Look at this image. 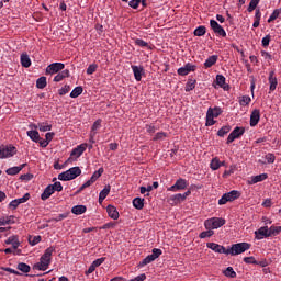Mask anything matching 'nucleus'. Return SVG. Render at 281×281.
Segmentation results:
<instances>
[{"instance_id": "nucleus-1", "label": "nucleus", "mask_w": 281, "mask_h": 281, "mask_svg": "<svg viewBox=\"0 0 281 281\" xmlns=\"http://www.w3.org/2000/svg\"><path fill=\"white\" fill-rule=\"evenodd\" d=\"M54 251H56L54 246L48 247L40 258V262L33 266V269H36L37 271H47V267L52 265V254H54Z\"/></svg>"}, {"instance_id": "nucleus-2", "label": "nucleus", "mask_w": 281, "mask_h": 281, "mask_svg": "<svg viewBox=\"0 0 281 281\" xmlns=\"http://www.w3.org/2000/svg\"><path fill=\"white\" fill-rule=\"evenodd\" d=\"M250 248L251 244L249 243L233 244L231 248L227 249L226 256H240V254H245V251H248Z\"/></svg>"}, {"instance_id": "nucleus-3", "label": "nucleus", "mask_w": 281, "mask_h": 281, "mask_svg": "<svg viewBox=\"0 0 281 281\" xmlns=\"http://www.w3.org/2000/svg\"><path fill=\"white\" fill-rule=\"evenodd\" d=\"M80 175H82V170L80 169V167H72L59 173L58 179L59 181H72V179L80 177Z\"/></svg>"}, {"instance_id": "nucleus-4", "label": "nucleus", "mask_w": 281, "mask_h": 281, "mask_svg": "<svg viewBox=\"0 0 281 281\" xmlns=\"http://www.w3.org/2000/svg\"><path fill=\"white\" fill-rule=\"evenodd\" d=\"M225 225V218L223 217H211L204 222L205 229H218Z\"/></svg>"}, {"instance_id": "nucleus-5", "label": "nucleus", "mask_w": 281, "mask_h": 281, "mask_svg": "<svg viewBox=\"0 0 281 281\" xmlns=\"http://www.w3.org/2000/svg\"><path fill=\"white\" fill-rule=\"evenodd\" d=\"M236 199H240V192L233 190L222 195V198L218 200V205H226L227 203L236 201Z\"/></svg>"}, {"instance_id": "nucleus-6", "label": "nucleus", "mask_w": 281, "mask_h": 281, "mask_svg": "<svg viewBox=\"0 0 281 281\" xmlns=\"http://www.w3.org/2000/svg\"><path fill=\"white\" fill-rule=\"evenodd\" d=\"M102 175H104V168H99V170L94 171L93 175L91 176V178L86 182L83 183L78 192H82V190H85V188H89L91 186H93V183H95L98 181V179H100L102 177Z\"/></svg>"}, {"instance_id": "nucleus-7", "label": "nucleus", "mask_w": 281, "mask_h": 281, "mask_svg": "<svg viewBox=\"0 0 281 281\" xmlns=\"http://www.w3.org/2000/svg\"><path fill=\"white\" fill-rule=\"evenodd\" d=\"M162 251L159 248H154L151 250V255H148L145 257L138 265V267H146V265H150V262H155L156 258H159L161 256Z\"/></svg>"}, {"instance_id": "nucleus-8", "label": "nucleus", "mask_w": 281, "mask_h": 281, "mask_svg": "<svg viewBox=\"0 0 281 281\" xmlns=\"http://www.w3.org/2000/svg\"><path fill=\"white\" fill-rule=\"evenodd\" d=\"M15 153H16V147L12 145L0 146V159H8L10 157H14Z\"/></svg>"}, {"instance_id": "nucleus-9", "label": "nucleus", "mask_w": 281, "mask_h": 281, "mask_svg": "<svg viewBox=\"0 0 281 281\" xmlns=\"http://www.w3.org/2000/svg\"><path fill=\"white\" fill-rule=\"evenodd\" d=\"M188 188V180L186 179H178L176 183L167 189L168 192H179L181 190H186Z\"/></svg>"}, {"instance_id": "nucleus-10", "label": "nucleus", "mask_w": 281, "mask_h": 281, "mask_svg": "<svg viewBox=\"0 0 281 281\" xmlns=\"http://www.w3.org/2000/svg\"><path fill=\"white\" fill-rule=\"evenodd\" d=\"M63 69H65V64L53 63L46 67V74L54 76V74H59V71H63Z\"/></svg>"}, {"instance_id": "nucleus-11", "label": "nucleus", "mask_w": 281, "mask_h": 281, "mask_svg": "<svg viewBox=\"0 0 281 281\" xmlns=\"http://www.w3.org/2000/svg\"><path fill=\"white\" fill-rule=\"evenodd\" d=\"M210 25L211 30H213L214 34H217V36H222L223 38L227 36V32H225V29H223V26H221L216 20H211Z\"/></svg>"}, {"instance_id": "nucleus-12", "label": "nucleus", "mask_w": 281, "mask_h": 281, "mask_svg": "<svg viewBox=\"0 0 281 281\" xmlns=\"http://www.w3.org/2000/svg\"><path fill=\"white\" fill-rule=\"evenodd\" d=\"M241 135H245V127H235L234 131H232L228 135L226 144H232V142L238 139V137H241Z\"/></svg>"}, {"instance_id": "nucleus-13", "label": "nucleus", "mask_w": 281, "mask_h": 281, "mask_svg": "<svg viewBox=\"0 0 281 281\" xmlns=\"http://www.w3.org/2000/svg\"><path fill=\"white\" fill-rule=\"evenodd\" d=\"M190 71H196V65L187 63L183 67L178 69V76H188Z\"/></svg>"}, {"instance_id": "nucleus-14", "label": "nucleus", "mask_w": 281, "mask_h": 281, "mask_svg": "<svg viewBox=\"0 0 281 281\" xmlns=\"http://www.w3.org/2000/svg\"><path fill=\"white\" fill-rule=\"evenodd\" d=\"M206 247L207 249H212V251H215V254H225L227 256V249L222 245H218L216 243H207Z\"/></svg>"}, {"instance_id": "nucleus-15", "label": "nucleus", "mask_w": 281, "mask_h": 281, "mask_svg": "<svg viewBox=\"0 0 281 281\" xmlns=\"http://www.w3.org/2000/svg\"><path fill=\"white\" fill-rule=\"evenodd\" d=\"M255 236L257 240H262V238H269L270 236L269 227L267 226L260 227L258 231L255 232Z\"/></svg>"}, {"instance_id": "nucleus-16", "label": "nucleus", "mask_w": 281, "mask_h": 281, "mask_svg": "<svg viewBox=\"0 0 281 281\" xmlns=\"http://www.w3.org/2000/svg\"><path fill=\"white\" fill-rule=\"evenodd\" d=\"M268 81H269V91H276V89H278V78H276V72L274 71H270L269 77H268Z\"/></svg>"}, {"instance_id": "nucleus-17", "label": "nucleus", "mask_w": 281, "mask_h": 281, "mask_svg": "<svg viewBox=\"0 0 281 281\" xmlns=\"http://www.w3.org/2000/svg\"><path fill=\"white\" fill-rule=\"evenodd\" d=\"M132 70H133L135 80L137 82H140L142 76H144V67L143 66H132Z\"/></svg>"}, {"instance_id": "nucleus-18", "label": "nucleus", "mask_w": 281, "mask_h": 281, "mask_svg": "<svg viewBox=\"0 0 281 281\" xmlns=\"http://www.w3.org/2000/svg\"><path fill=\"white\" fill-rule=\"evenodd\" d=\"M85 150H87V144L78 145L75 149H72L70 156L76 157V159H78V157H81Z\"/></svg>"}, {"instance_id": "nucleus-19", "label": "nucleus", "mask_w": 281, "mask_h": 281, "mask_svg": "<svg viewBox=\"0 0 281 281\" xmlns=\"http://www.w3.org/2000/svg\"><path fill=\"white\" fill-rule=\"evenodd\" d=\"M260 122V110H254L250 114V126H258Z\"/></svg>"}, {"instance_id": "nucleus-20", "label": "nucleus", "mask_w": 281, "mask_h": 281, "mask_svg": "<svg viewBox=\"0 0 281 281\" xmlns=\"http://www.w3.org/2000/svg\"><path fill=\"white\" fill-rule=\"evenodd\" d=\"M106 212L110 218H113V221H117V218H120V212H117V209L115 206L108 205Z\"/></svg>"}, {"instance_id": "nucleus-21", "label": "nucleus", "mask_w": 281, "mask_h": 281, "mask_svg": "<svg viewBox=\"0 0 281 281\" xmlns=\"http://www.w3.org/2000/svg\"><path fill=\"white\" fill-rule=\"evenodd\" d=\"M69 69L61 70L54 77V82H63V80H65V78H69Z\"/></svg>"}, {"instance_id": "nucleus-22", "label": "nucleus", "mask_w": 281, "mask_h": 281, "mask_svg": "<svg viewBox=\"0 0 281 281\" xmlns=\"http://www.w3.org/2000/svg\"><path fill=\"white\" fill-rule=\"evenodd\" d=\"M5 245H12L13 249H19V247L21 246V241H19L18 236L13 235L5 240Z\"/></svg>"}, {"instance_id": "nucleus-23", "label": "nucleus", "mask_w": 281, "mask_h": 281, "mask_svg": "<svg viewBox=\"0 0 281 281\" xmlns=\"http://www.w3.org/2000/svg\"><path fill=\"white\" fill-rule=\"evenodd\" d=\"M268 177L269 176L267 173H260V175H257V176H252L250 178L249 184L254 186L255 183H260V181L267 180Z\"/></svg>"}, {"instance_id": "nucleus-24", "label": "nucleus", "mask_w": 281, "mask_h": 281, "mask_svg": "<svg viewBox=\"0 0 281 281\" xmlns=\"http://www.w3.org/2000/svg\"><path fill=\"white\" fill-rule=\"evenodd\" d=\"M184 198H183V194L182 193H177L175 195H171L169 198V203H171V205H177L179 203H183Z\"/></svg>"}, {"instance_id": "nucleus-25", "label": "nucleus", "mask_w": 281, "mask_h": 281, "mask_svg": "<svg viewBox=\"0 0 281 281\" xmlns=\"http://www.w3.org/2000/svg\"><path fill=\"white\" fill-rule=\"evenodd\" d=\"M54 193V187H52V184H48L43 193L41 194V199L42 201H47V199H49V196H52V194Z\"/></svg>"}, {"instance_id": "nucleus-26", "label": "nucleus", "mask_w": 281, "mask_h": 281, "mask_svg": "<svg viewBox=\"0 0 281 281\" xmlns=\"http://www.w3.org/2000/svg\"><path fill=\"white\" fill-rule=\"evenodd\" d=\"M111 192V184H106L103 190L99 193V203H102L109 193Z\"/></svg>"}, {"instance_id": "nucleus-27", "label": "nucleus", "mask_w": 281, "mask_h": 281, "mask_svg": "<svg viewBox=\"0 0 281 281\" xmlns=\"http://www.w3.org/2000/svg\"><path fill=\"white\" fill-rule=\"evenodd\" d=\"M20 60H21L22 67H25V69L32 66V59H30V55L27 54H22L20 57Z\"/></svg>"}, {"instance_id": "nucleus-28", "label": "nucleus", "mask_w": 281, "mask_h": 281, "mask_svg": "<svg viewBox=\"0 0 281 281\" xmlns=\"http://www.w3.org/2000/svg\"><path fill=\"white\" fill-rule=\"evenodd\" d=\"M27 137H30V139H32V142H35V144H38L40 139H41V134H38V131H27L26 132Z\"/></svg>"}, {"instance_id": "nucleus-29", "label": "nucleus", "mask_w": 281, "mask_h": 281, "mask_svg": "<svg viewBox=\"0 0 281 281\" xmlns=\"http://www.w3.org/2000/svg\"><path fill=\"white\" fill-rule=\"evenodd\" d=\"M217 60H218V55H212V56H210V57L205 60L204 67H205L206 69H210V67H213V65H216Z\"/></svg>"}, {"instance_id": "nucleus-30", "label": "nucleus", "mask_w": 281, "mask_h": 281, "mask_svg": "<svg viewBox=\"0 0 281 281\" xmlns=\"http://www.w3.org/2000/svg\"><path fill=\"white\" fill-rule=\"evenodd\" d=\"M85 212H87L86 205H75L71 209V213L76 214V216H80V214H85Z\"/></svg>"}, {"instance_id": "nucleus-31", "label": "nucleus", "mask_w": 281, "mask_h": 281, "mask_svg": "<svg viewBox=\"0 0 281 281\" xmlns=\"http://www.w3.org/2000/svg\"><path fill=\"white\" fill-rule=\"evenodd\" d=\"M210 166L212 170H218L221 166H225V161L221 162V160L217 157H215L211 160Z\"/></svg>"}, {"instance_id": "nucleus-32", "label": "nucleus", "mask_w": 281, "mask_h": 281, "mask_svg": "<svg viewBox=\"0 0 281 281\" xmlns=\"http://www.w3.org/2000/svg\"><path fill=\"white\" fill-rule=\"evenodd\" d=\"M25 164L19 166V167H11L9 169H7V175H10V176H14V175H19V172H21V170H23Z\"/></svg>"}, {"instance_id": "nucleus-33", "label": "nucleus", "mask_w": 281, "mask_h": 281, "mask_svg": "<svg viewBox=\"0 0 281 281\" xmlns=\"http://www.w3.org/2000/svg\"><path fill=\"white\" fill-rule=\"evenodd\" d=\"M206 113H211L212 117H218L223 110L220 106L209 108Z\"/></svg>"}, {"instance_id": "nucleus-34", "label": "nucleus", "mask_w": 281, "mask_h": 281, "mask_svg": "<svg viewBox=\"0 0 281 281\" xmlns=\"http://www.w3.org/2000/svg\"><path fill=\"white\" fill-rule=\"evenodd\" d=\"M133 206L136 209V210H144V199L142 198H135L133 200Z\"/></svg>"}, {"instance_id": "nucleus-35", "label": "nucleus", "mask_w": 281, "mask_h": 281, "mask_svg": "<svg viewBox=\"0 0 281 281\" xmlns=\"http://www.w3.org/2000/svg\"><path fill=\"white\" fill-rule=\"evenodd\" d=\"M166 137H168V133H166V132H158L153 137V142H164V139H166Z\"/></svg>"}, {"instance_id": "nucleus-36", "label": "nucleus", "mask_w": 281, "mask_h": 281, "mask_svg": "<svg viewBox=\"0 0 281 281\" xmlns=\"http://www.w3.org/2000/svg\"><path fill=\"white\" fill-rule=\"evenodd\" d=\"M36 87L37 89H45L47 87V77H40L36 80Z\"/></svg>"}, {"instance_id": "nucleus-37", "label": "nucleus", "mask_w": 281, "mask_h": 281, "mask_svg": "<svg viewBox=\"0 0 281 281\" xmlns=\"http://www.w3.org/2000/svg\"><path fill=\"white\" fill-rule=\"evenodd\" d=\"M229 131H232V126L225 125L218 130L217 135H218V137H225V135H227V133H229Z\"/></svg>"}, {"instance_id": "nucleus-38", "label": "nucleus", "mask_w": 281, "mask_h": 281, "mask_svg": "<svg viewBox=\"0 0 281 281\" xmlns=\"http://www.w3.org/2000/svg\"><path fill=\"white\" fill-rule=\"evenodd\" d=\"M82 87L78 86L70 92V98H78L79 95H82Z\"/></svg>"}, {"instance_id": "nucleus-39", "label": "nucleus", "mask_w": 281, "mask_h": 281, "mask_svg": "<svg viewBox=\"0 0 281 281\" xmlns=\"http://www.w3.org/2000/svg\"><path fill=\"white\" fill-rule=\"evenodd\" d=\"M18 269H19V271H22V273H30V271H31L30 265H27L25 262L19 263Z\"/></svg>"}, {"instance_id": "nucleus-40", "label": "nucleus", "mask_w": 281, "mask_h": 281, "mask_svg": "<svg viewBox=\"0 0 281 281\" xmlns=\"http://www.w3.org/2000/svg\"><path fill=\"white\" fill-rule=\"evenodd\" d=\"M250 102H251V97L249 95H243L239 98L240 106H247Z\"/></svg>"}, {"instance_id": "nucleus-41", "label": "nucleus", "mask_w": 281, "mask_h": 281, "mask_svg": "<svg viewBox=\"0 0 281 281\" xmlns=\"http://www.w3.org/2000/svg\"><path fill=\"white\" fill-rule=\"evenodd\" d=\"M38 128L42 133H47V131H52V125L48 123H38Z\"/></svg>"}, {"instance_id": "nucleus-42", "label": "nucleus", "mask_w": 281, "mask_h": 281, "mask_svg": "<svg viewBox=\"0 0 281 281\" xmlns=\"http://www.w3.org/2000/svg\"><path fill=\"white\" fill-rule=\"evenodd\" d=\"M206 29L205 26H199L194 30V36H205Z\"/></svg>"}, {"instance_id": "nucleus-43", "label": "nucleus", "mask_w": 281, "mask_h": 281, "mask_svg": "<svg viewBox=\"0 0 281 281\" xmlns=\"http://www.w3.org/2000/svg\"><path fill=\"white\" fill-rule=\"evenodd\" d=\"M224 276H226V278H236V271H234V268L227 267L224 271Z\"/></svg>"}, {"instance_id": "nucleus-44", "label": "nucleus", "mask_w": 281, "mask_h": 281, "mask_svg": "<svg viewBox=\"0 0 281 281\" xmlns=\"http://www.w3.org/2000/svg\"><path fill=\"white\" fill-rule=\"evenodd\" d=\"M211 236H214V231H213L212 228L202 232V233L199 235V238H211Z\"/></svg>"}, {"instance_id": "nucleus-45", "label": "nucleus", "mask_w": 281, "mask_h": 281, "mask_svg": "<svg viewBox=\"0 0 281 281\" xmlns=\"http://www.w3.org/2000/svg\"><path fill=\"white\" fill-rule=\"evenodd\" d=\"M269 229L270 236H278L281 232V226H271Z\"/></svg>"}, {"instance_id": "nucleus-46", "label": "nucleus", "mask_w": 281, "mask_h": 281, "mask_svg": "<svg viewBox=\"0 0 281 281\" xmlns=\"http://www.w3.org/2000/svg\"><path fill=\"white\" fill-rule=\"evenodd\" d=\"M258 3H260V0H250L247 11L254 12V10H256V8H258Z\"/></svg>"}, {"instance_id": "nucleus-47", "label": "nucleus", "mask_w": 281, "mask_h": 281, "mask_svg": "<svg viewBox=\"0 0 281 281\" xmlns=\"http://www.w3.org/2000/svg\"><path fill=\"white\" fill-rule=\"evenodd\" d=\"M216 124V121H214V117L211 115V112H206V123L205 126H214Z\"/></svg>"}, {"instance_id": "nucleus-48", "label": "nucleus", "mask_w": 281, "mask_h": 281, "mask_svg": "<svg viewBox=\"0 0 281 281\" xmlns=\"http://www.w3.org/2000/svg\"><path fill=\"white\" fill-rule=\"evenodd\" d=\"M278 16H280V10L279 9H276L270 18L268 19V23H273V21H276V19H278Z\"/></svg>"}, {"instance_id": "nucleus-49", "label": "nucleus", "mask_w": 281, "mask_h": 281, "mask_svg": "<svg viewBox=\"0 0 281 281\" xmlns=\"http://www.w3.org/2000/svg\"><path fill=\"white\" fill-rule=\"evenodd\" d=\"M29 243L32 247H34V245H38V243H41V236L30 237Z\"/></svg>"}, {"instance_id": "nucleus-50", "label": "nucleus", "mask_w": 281, "mask_h": 281, "mask_svg": "<svg viewBox=\"0 0 281 281\" xmlns=\"http://www.w3.org/2000/svg\"><path fill=\"white\" fill-rule=\"evenodd\" d=\"M97 70H98V66L95 64H91L87 68V74L88 76H91L92 74H95Z\"/></svg>"}, {"instance_id": "nucleus-51", "label": "nucleus", "mask_w": 281, "mask_h": 281, "mask_svg": "<svg viewBox=\"0 0 281 281\" xmlns=\"http://www.w3.org/2000/svg\"><path fill=\"white\" fill-rule=\"evenodd\" d=\"M142 3V0H131L128 2L130 8H133V10H137L139 8V4Z\"/></svg>"}, {"instance_id": "nucleus-52", "label": "nucleus", "mask_w": 281, "mask_h": 281, "mask_svg": "<svg viewBox=\"0 0 281 281\" xmlns=\"http://www.w3.org/2000/svg\"><path fill=\"white\" fill-rule=\"evenodd\" d=\"M216 82H217L218 87H225V76L217 75L216 76Z\"/></svg>"}, {"instance_id": "nucleus-53", "label": "nucleus", "mask_w": 281, "mask_h": 281, "mask_svg": "<svg viewBox=\"0 0 281 281\" xmlns=\"http://www.w3.org/2000/svg\"><path fill=\"white\" fill-rule=\"evenodd\" d=\"M54 192H63V184L60 182H55L50 184Z\"/></svg>"}, {"instance_id": "nucleus-54", "label": "nucleus", "mask_w": 281, "mask_h": 281, "mask_svg": "<svg viewBox=\"0 0 281 281\" xmlns=\"http://www.w3.org/2000/svg\"><path fill=\"white\" fill-rule=\"evenodd\" d=\"M69 91H71V88L66 85L61 89H59L58 93L59 95H67Z\"/></svg>"}, {"instance_id": "nucleus-55", "label": "nucleus", "mask_w": 281, "mask_h": 281, "mask_svg": "<svg viewBox=\"0 0 281 281\" xmlns=\"http://www.w3.org/2000/svg\"><path fill=\"white\" fill-rule=\"evenodd\" d=\"M244 262H246V265H258V261L254 257H245Z\"/></svg>"}, {"instance_id": "nucleus-56", "label": "nucleus", "mask_w": 281, "mask_h": 281, "mask_svg": "<svg viewBox=\"0 0 281 281\" xmlns=\"http://www.w3.org/2000/svg\"><path fill=\"white\" fill-rule=\"evenodd\" d=\"M64 218H67V213L59 214L58 216L53 217V218L50 220V222L58 223V222H60V221H64Z\"/></svg>"}, {"instance_id": "nucleus-57", "label": "nucleus", "mask_w": 281, "mask_h": 281, "mask_svg": "<svg viewBox=\"0 0 281 281\" xmlns=\"http://www.w3.org/2000/svg\"><path fill=\"white\" fill-rule=\"evenodd\" d=\"M18 203H27V201H30V193H25L22 198L16 199Z\"/></svg>"}, {"instance_id": "nucleus-58", "label": "nucleus", "mask_w": 281, "mask_h": 281, "mask_svg": "<svg viewBox=\"0 0 281 281\" xmlns=\"http://www.w3.org/2000/svg\"><path fill=\"white\" fill-rule=\"evenodd\" d=\"M261 43H262V46H263V47H269V43H271V35H266V36L262 38Z\"/></svg>"}, {"instance_id": "nucleus-59", "label": "nucleus", "mask_w": 281, "mask_h": 281, "mask_svg": "<svg viewBox=\"0 0 281 281\" xmlns=\"http://www.w3.org/2000/svg\"><path fill=\"white\" fill-rule=\"evenodd\" d=\"M135 45H137L138 47H148L147 42L144 40H139V38L135 40Z\"/></svg>"}, {"instance_id": "nucleus-60", "label": "nucleus", "mask_w": 281, "mask_h": 281, "mask_svg": "<svg viewBox=\"0 0 281 281\" xmlns=\"http://www.w3.org/2000/svg\"><path fill=\"white\" fill-rule=\"evenodd\" d=\"M266 161H268V164H274V161H276V155H273V154H267V155H266Z\"/></svg>"}, {"instance_id": "nucleus-61", "label": "nucleus", "mask_w": 281, "mask_h": 281, "mask_svg": "<svg viewBox=\"0 0 281 281\" xmlns=\"http://www.w3.org/2000/svg\"><path fill=\"white\" fill-rule=\"evenodd\" d=\"M104 260H106V258L101 257V258L94 260V261L92 262V266H94V268H98V267H100V265H102V263L104 262Z\"/></svg>"}, {"instance_id": "nucleus-62", "label": "nucleus", "mask_w": 281, "mask_h": 281, "mask_svg": "<svg viewBox=\"0 0 281 281\" xmlns=\"http://www.w3.org/2000/svg\"><path fill=\"white\" fill-rule=\"evenodd\" d=\"M194 87H196V82L195 81H189L186 86V91H192L194 89Z\"/></svg>"}, {"instance_id": "nucleus-63", "label": "nucleus", "mask_w": 281, "mask_h": 281, "mask_svg": "<svg viewBox=\"0 0 281 281\" xmlns=\"http://www.w3.org/2000/svg\"><path fill=\"white\" fill-rule=\"evenodd\" d=\"M19 205H20V203H19L18 199H15L9 203V207H12V210H16V207H19Z\"/></svg>"}, {"instance_id": "nucleus-64", "label": "nucleus", "mask_w": 281, "mask_h": 281, "mask_svg": "<svg viewBox=\"0 0 281 281\" xmlns=\"http://www.w3.org/2000/svg\"><path fill=\"white\" fill-rule=\"evenodd\" d=\"M145 128H146L147 133H150V134L156 133V131H157V127H155V125H146Z\"/></svg>"}]
</instances>
